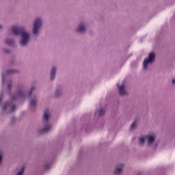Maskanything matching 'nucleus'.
Listing matches in <instances>:
<instances>
[{
    "label": "nucleus",
    "mask_w": 175,
    "mask_h": 175,
    "mask_svg": "<svg viewBox=\"0 0 175 175\" xmlns=\"http://www.w3.org/2000/svg\"><path fill=\"white\" fill-rule=\"evenodd\" d=\"M12 31L14 35H21V46H25V44L29 42V33L25 31V29H24V27L13 26L12 27Z\"/></svg>",
    "instance_id": "nucleus-1"
},
{
    "label": "nucleus",
    "mask_w": 175,
    "mask_h": 175,
    "mask_svg": "<svg viewBox=\"0 0 175 175\" xmlns=\"http://www.w3.org/2000/svg\"><path fill=\"white\" fill-rule=\"evenodd\" d=\"M155 59V53H150L148 55V59L146 58L144 61V69H147V66L148 64H151V62H154Z\"/></svg>",
    "instance_id": "nucleus-2"
},
{
    "label": "nucleus",
    "mask_w": 175,
    "mask_h": 175,
    "mask_svg": "<svg viewBox=\"0 0 175 175\" xmlns=\"http://www.w3.org/2000/svg\"><path fill=\"white\" fill-rule=\"evenodd\" d=\"M42 27V19L37 18L33 24V33L36 35L39 32V29Z\"/></svg>",
    "instance_id": "nucleus-3"
},
{
    "label": "nucleus",
    "mask_w": 175,
    "mask_h": 175,
    "mask_svg": "<svg viewBox=\"0 0 175 175\" xmlns=\"http://www.w3.org/2000/svg\"><path fill=\"white\" fill-rule=\"evenodd\" d=\"M8 107H10V113H13L16 111V105H14L13 100H11L9 103H6L2 108V111H5Z\"/></svg>",
    "instance_id": "nucleus-4"
},
{
    "label": "nucleus",
    "mask_w": 175,
    "mask_h": 175,
    "mask_svg": "<svg viewBox=\"0 0 175 175\" xmlns=\"http://www.w3.org/2000/svg\"><path fill=\"white\" fill-rule=\"evenodd\" d=\"M122 167H124V165L120 164L118 167L116 168L114 174L116 175L121 174V172H122Z\"/></svg>",
    "instance_id": "nucleus-5"
},
{
    "label": "nucleus",
    "mask_w": 175,
    "mask_h": 175,
    "mask_svg": "<svg viewBox=\"0 0 175 175\" xmlns=\"http://www.w3.org/2000/svg\"><path fill=\"white\" fill-rule=\"evenodd\" d=\"M118 90L120 95L126 94V92L125 91V85H122L121 86H118Z\"/></svg>",
    "instance_id": "nucleus-6"
},
{
    "label": "nucleus",
    "mask_w": 175,
    "mask_h": 175,
    "mask_svg": "<svg viewBox=\"0 0 175 175\" xmlns=\"http://www.w3.org/2000/svg\"><path fill=\"white\" fill-rule=\"evenodd\" d=\"M145 139H148V144H151L154 143V141L155 140V137L152 135H146L145 137Z\"/></svg>",
    "instance_id": "nucleus-7"
},
{
    "label": "nucleus",
    "mask_w": 175,
    "mask_h": 175,
    "mask_svg": "<svg viewBox=\"0 0 175 175\" xmlns=\"http://www.w3.org/2000/svg\"><path fill=\"white\" fill-rule=\"evenodd\" d=\"M57 72V68L55 67H53L51 70V80H54L55 78V75Z\"/></svg>",
    "instance_id": "nucleus-8"
},
{
    "label": "nucleus",
    "mask_w": 175,
    "mask_h": 175,
    "mask_svg": "<svg viewBox=\"0 0 175 175\" xmlns=\"http://www.w3.org/2000/svg\"><path fill=\"white\" fill-rule=\"evenodd\" d=\"M85 31V27H84V25L83 24L80 25L77 29V32H79V33L84 32Z\"/></svg>",
    "instance_id": "nucleus-9"
},
{
    "label": "nucleus",
    "mask_w": 175,
    "mask_h": 175,
    "mask_svg": "<svg viewBox=\"0 0 175 175\" xmlns=\"http://www.w3.org/2000/svg\"><path fill=\"white\" fill-rule=\"evenodd\" d=\"M49 110H46L44 113V120L47 122L49 121Z\"/></svg>",
    "instance_id": "nucleus-10"
},
{
    "label": "nucleus",
    "mask_w": 175,
    "mask_h": 175,
    "mask_svg": "<svg viewBox=\"0 0 175 175\" xmlns=\"http://www.w3.org/2000/svg\"><path fill=\"white\" fill-rule=\"evenodd\" d=\"M21 96H24V92L23 90H20L13 100H16V98H21Z\"/></svg>",
    "instance_id": "nucleus-11"
},
{
    "label": "nucleus",
    "mask_w": 175,
    "mask_h": 175,
    "mask_svg": "<svg viewBox=\"0 0 175 175\" xmlns=\"http://www.w3.org/2000/svg\"><path fill=\"white\" fill-rule=\"evenodd\" d=\"M50 126L49 125H46L45 127L42 131H40V133H47L49 131H50Z\"/></svg>",
    "instance_id": "nucleus-12"
},
{
    "label": "nucleus",
    "mask_w": 175,
    "mask_h": 175,
    "mask_svg": "<svg viewBox=\"0 0 175 175\" xmlns=\"http://www.w3.org/2000/svg\"><path fill=\"white\" fill-rule=\"evenodd\" d=\"M30 106L31 107H35L36 106V98H34L30 100Z\"/></svg>",
    "instance_id": "nucleus-13"
},
{
    "label": "nucleus",
    "mask_w": 175,
    "mask_h": 175,
    "mask_svg": "<svg viewBox=\"0 0 175 175\" xmlns=\"http://www.w3.org/2000/svg\"><path fill=\"white\" fill-rule=\"evenodd\" d=\"M5 43L8 46H12V44H13V43H14V41H13V40L7 39V40H5Z\"/></svg>",
    "instance_id": "nucleus-14"
},
{
    "label": "nucleus",
    "mask_w": 175,
    "mask_h": 175,
    "mask_svg": "<svg viewBox=\"0 0 175 175\" xmlns=\"http://www.w3.org/2000/svg\"><path fill=\"white\" fill-rule=\"evenodd\" d=\"M139 144L142 146L143 144H144V142H146L144 137H140L139 139Z\"/></svg>",
    "instance_id": "nucleus-15"
},
{
    "label": "nucleus",
    "mask_w": 175,
    "mask_h": 175,
    "mask_svg": "<svg viewBox=\"0 0 175 175\" xmlns=\"http://www.w3.org/2000/svg\"><path fill=\"white\" fill-rule=\"evenodd\" d=\"M136 125H137V122H136V121H134V122L132 123V124H131V127H130V129H133L134 128L136 127Z\"/></svg>",
    "instance_id": "nucleus-16"
},
{
    "label": "nucleus",
    "mask_w": 175,
    "mask_h": 175,
    "mask_svg": "<svg viewBox=\"0 0 175 175\" xmlns=\"http://www.w3.org/2000/svg\"><path fill=\"white\" fill-rule=\"evenodd\" d=\"M33 90H35V87L33 86L29 92V98H31V96L32 95V91H33Z\"/></svg>",
    "instance_id": "nucleus-17"
},
{
    "label": "nucleus",
    "mask_w": 175,
    "mask_h": 175,
    "mask_svg": "<svg viewBox=\"0 0 175 175\" xmlns=\"http://www.w3.org/2000/svg\"><path fill=\"white\" fill-rule=\"evenodd\" d=\"M99 116H105V110H103V109H100Z\"/></svg>",
    "instance_id": "nucleus-18"
},
{
    "label": "nucleus",
    "mask_w": 175,
    "mask_h": 175,
    "mask_svg": "<svg viewBox=\"0 0 175 175\" xmlns=\"http://www.w3.org/2000/svg\"><path fill=\"white\" fill-rule=\"evenodd\" d=\"M23 173H24V168H22L16 175H23Z\"/></svg>",
    "instance_id": "nucleus-19"
},
{
    "label": "nucleus",
    "mask_w": 175,
    "mask_h": 175,
    "mask_svg": "<svg viewBox=\"0 0 175 175\" xmlns=\"http://www.w3.org/2000/svg\"><path fill=\"white\" fill-rule=\"evenodd\" d=\"M8 90H9L10 91H11V90H12V82H10V83H8Z\"/></svg>",
    "instance_id": "nucleus-20"
},
{
    "label": "nucleus",
    "mask_w": 175,
    "mask_h": 175,
    "mask_svg": "<svg viewBox=\"0 0 175 175\" xmlns=\"http://www.w3.org/2000/svg\"><path fill=\"white\" fill-rule=\"evenodd\" d=\"M8 75L10 74V73H14V70H10L7 71Z\"/></svg>",
    "instance_id": "nucleus-21"
},
{
    "label": "nucleus",
    "mask_w": 175,
    "mask_h": 175,
    "mask_svg": "<svg viewBox=\"0 0 175 175\" xmlns=\"http://www.w3.org/2000/svg\"><path fill=\"white\" fill-rule=\"evenodd\" d=\"M3 98V94H0V103L2 102V99Z\"/></svg>",
    "instance_id": "nucleus-22"
},
{
    "label": "nucleus",
    "mask_w": 175,
    "mask_h": 175,
    "mask_svg": "<svg viewBox=\"0 0 175 175\" xmlns=\"http://www.w3.org/2000/svg\"><path fill=\"white\" fill-rule=\"evenodd\" d=\"M173 84H175V79H172Z\"/></svg>",
    "instance_id": "nucleus-23"
},
{
    "label": "nucleus",
    "mask_w": 175,
    "mask_h": 175,
    "mask_svg": "<svg viewBox=\"0 0 175 175\" xmlns=\"http://www.w3.org/2000/svg\"><path fill=\"white\" fill-rule=\"evenodd\" d=\"M2 29V25H0V29Z\"/></svg>",
    "instance_id": "nucleus-24"
},
{
    "label": "nucleus",
    "mask_w": 175,
    "mask_h": 175,
    "mask_svg": "<svg viewBox=\"0 0 175 175\" xmlns=\"http://www.w3.org/2000/svg\"><path fill=\"white\" fill-rule=\"evenodd\" d=\"M5 53H9V51H8L5 50Z\"/></svg>",
    "instance_id": "nucleus-25"
},
{
    "label": "nucleus",
    "mask_w": 175,
    "mask_h": 175,
    "mask_svg": "<svg viewBox=\"0 0 175 175\" xmlns=\"http://www.w3.org/2000/svg\"><path fill=\"white\" fill-rule=\"evenodd\" d=\"M4 82V79H3V83Z\"/></svg>",
    "instance_id": "nucleus-26"
},
{
    "label": "nucleus",
    "mask_w": 175,
    "mask_h": 175,
    "mask_svg": "<svg viewBox=\"0 0 175 175\" xmlns=\"http://www.w3.org/2000/svg\"><path fill=\"white\" fill-rule=\"evenodd\" d=\"M12 120H14V118H12Z\"/></svg>",
    "instance_id": "nucleus-27"
}]
</instances>
